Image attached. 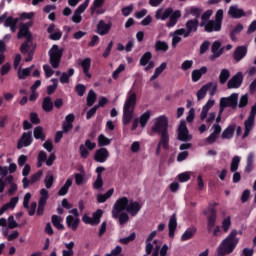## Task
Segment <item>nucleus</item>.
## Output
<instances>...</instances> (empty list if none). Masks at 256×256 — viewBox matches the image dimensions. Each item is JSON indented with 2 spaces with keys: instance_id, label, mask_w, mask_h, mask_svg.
Here are the masks:
<instances>
[{
  "instance_id": "52",
  "label": "nucleus",
  "mask_w": 256,
  "mask_h": 256,
  "mask_svg": "<svg viewBox=\"0 0 256 256\" xmlns=\"http://www.w3.org/2000/svg\"><path fill=\"white\" fill-rule=\"evenodd\" d=\"M43 177V170H39L38 172L32 174L30 176V183L33 185L34 183H37Z\"/></svg>"
},
{
  "instance_id": "48",
  "label": "nucleus",
  "mask_w": 256,
  "mask_h": 256,
  "mask_svg": "<svg viewBox=\"0 0 256 256\" xmlns=\"http://www.w3.org/2000/svg\"><path fill=\"white\" fill-rule=\"evenodd\" d=\"M46 189H51L53 187V183H55V176L53 174H47L44 179Z\"/></svg>"
},
{
  "instance_id": "57",
  "label": "nucleus",
  "mask_w": 256,
  "mask_h": 256,
  "mask_svg": "<svg viewBox=\"0 0 256 256\" xmlns=\"http://www.w3.org/2000/svg\"><path fill=\"white\" fill-rule=\"evenodd\" d=\"M247 105H249V96H247V94H245L240 97L238 107L240 109H243V107H247Z\"/></svg>"
},
{
  "instance_id": "31",
  "label": "nucleus",
  "mask_w": 256,
  "mask_h": 256,
  "mask_svg": "<svg viewBox=\"0 0 256 256\" xmlns=\"http://www.w3.org/2000/svg\"><path fill=\"white\" fill-rule=\"evenodd\" d=\"M213 87V83H207L206 85L202 86L198 91H197V99L198 101H201L202 99H205L207 96V91Z\"/></svg>"
},
{
  "instance_id": "44",
  "label": "nucleus",
  "mask_w": 256,
  "mask_h": 256,
  "mask_svg": "<svg viewBox=\"0 0 256 256\" xmlns=\"http://www.w3.org/2000/svg\"><path fill=\"white\" fill-rule=\"evenodd\" d=\"M149 119H151V112L146 111L145 113H143L140 116V120H139L140 126L145 127L147 125V123L149 122Z\"/></svg>"
},
{
  "instance_id": "50",
  "label": "nucleus",
  "mask_w": 256,
  "mask_h": 256,
  "mask_svg": "<svg viewBox=\"0 0 256 256\" xmlns=\"http://www.w3.org/2000/svg\"><path fill=\"white\" fill-rule=\"evenodd\" d=\"M137 237V234L135 232H132L128 237L120 238L119 243L122 245H128V243H131V241H135V238Z\"/></svg>"
},
{
  "instance_id": "47",
  "label": "nucleus",
  "mask_w": 256,
  "mask_h": 256,
  "mask_svg": "<svg viewBox=\"0 0 256 256\" xmlns=\"http://www.w3.org/2000/svg\"><path fill=\"white\" fill-rule=\"evenodd\" d=\"M113 219H119L120 225H125L129 221V214L122 211L118 213V217H113Z\"/></svg>"
},
{
  "instance_id": "37",
  "label": "nucleus",
  "mask_w": 256,
  "mask_h": 256,
  "mask_svg": "<svg viewBox=\"0 0 256 256\" xmlns=\"http://www.w3.org/2000/svg\"><path fill=\"white\" fill-rule=\"evenodd\" d=\"M52 225L58 229V231H63L65 229V226L61 224V217L58 215H52L51 218Z\"/></svg>"
},
{
  "instance_id": "34",
  "label": "nucleus",
  "mask_w": 256,
  "mask_h": 256,
  "mask_svg": "<svg viewBox=\"0 0 256 256\" xmlns=\"http://www.w3.org/2000/svg\"><path fill=\"white\" fill-rule=\"evenodd\" d=\"M151 59H153V54L151 52L144 53L139 61L141 67H147V64L151 62Z\"/></svg>"
},
{
  "instance_id": "5",
  "label": "nucleus",
  "mask_w": 256,
  "mask_h": 256,
  "mask_svg": "<svg viewBox=\"0 0 256 256\" xmlns=\"http://www.w3.org/2000/svg\"><path fill=\"white\" fill-rule=\"evenodd\" d=\"M65 49L59 48V45L54 44L48 52L49 62L53 69H59L61 65V59L63 58V53Z\"/></svg>"
},
{
  "instance_id": "3",
  "label": "nucleus",
  "mask_w": 256,
  "mask_h": 256,
  "mask_svg": "<svg viewBox=\"0 0 256 256\" xmlns=\"http://www.w3.org/2000/svg\"><path fill=\"white\" fill-rule=\"evenodd\" d=\"M135 105H137V93L130 90L128 92V97L124 103L123 108V125H129L133 121V113L135 112Z\"/></svg>"
},
{
  "instance_id": "16",
  "label": "nucleus",
  "mask_w": 256,
  "mask_h": 256,
  "mask_svg": "<svg viewBox=\"0 0 256 256\" xmlns=\"http://www.w3.org/2000/svg\"><path fill=\"white\" fill-rule=\"evenodd\" d=\"M109 159V150L107 148H99L94 154V161L96 163H105Z\"/></svg>"
},
{
  "instance_id": "15",
  "label": "nucleus",
  "mask_w": 256,
  "mask_h": 256,
  "mask_svg": "<svg viewBox=\"0 0 256 256\" xmlns=\"http://www.w3.org/2000/svg\"><path fill=\"white\" fill-rule=\"evenodd\" d=\"M31 23L22 24L19 32L17 34L18 39H28V41H33V35L31 34V31H29V26Z\"/></svg>"
},
{
  "instance_id": "60",
  "label": "nucleus",
  "mask_w": 256,
  "mask_h": 256,
  "mask_svg": "<svg viewBox=\"0 0 256 256\" xmlns=\"http://www.w3.org/2000/svg\"><path fill=\"white\" fill-rule=\"evenodd\" d=\"M17 227H19V224L15 221V217L10 215L8 217V229H17Z\"/></svg>"
},
{
  "instance_id": "26",
  "label": "nucleus",
  "mask_w": 256,
  "mask_h": 256,
  "mask_svg": "<svg viewBox=\"0 0 256 256\" xmlns=\"http://www.w3.org/2000/svg\"><path fill=\"white\" fill-rule=\"evenodd\" d=\"M247 55V47L246 46H238L233 54V58L235 61H241Z\"/></svg>"
},
{
  "instance_id": "46",
  "label": "nucleus",
  "mask_w": 256,
  "mask_h": 256,
  "mask_svg": "<svg viewBox=\"0 0 256 256\" xmlns=\"http://www.w3.org/2000/svg\"><path fill=\"white\" fill-rule=\"evenodd\" d=\"M51 81L53 85L47 87V95H53V93L57 91V87L59 85V80H57V78H53Z\"/></svg>"
},
{
  "instance_id": "9",
  "label": "nucleus",
  "mask_w": 256,
  "mask_h": 256,
  "mask_svg": "<svg viewBox=\"0 0 256 256\" xmlns=\"http://www.w3.org/2000/svg\"><path fill=\"white\" fill-rule=\"evenodd\" d=\"M97 147V143L91 142L89 139L85 141V145L81 144L79 146V151H80V157L82 159H87L89 157V151H93Z\"/></svg>"
},
{
  "instance_id": "19",
  "label": "nucleus",
  "mask_w": 256,
  "mask_h": 256,
  "mask_svg": "<svg viewBox=\"0 0 256 256\" xmlns=\"http://www.w3.org/2000/svg\"><path fill=\"white\" fill-rule=\"evenodd\" d=\"M199 20L197 18L190 19L185 23V28L188 34L191 35V33H197V30L199 29Z\"/></svg>"
},
{
  "instance_id": "49",
  "label": "nucleus",
  "mask_w": 256,
  "mask_h": 256,
  "mask_svg": "<svg viewBox=\"0 0 256 256\" xmlns=\"http://www.w3.org/2000/svg\"><path fill=\"white\" fill-rule=\"evenodd\" d=\"M32 41H29V39H26L20 46V52L22 53V55H27V53H29V50L31 49V45H29V43H31Z\"/></svg>"
},
{
  "instance_id": "43",
  "label": "nucleus",
  "mask_w": 256,
  "mask_h": 256,
  "mask_svg": "<svg viewBox=\"0 0 256 256\" xmlns=\"http://www.w3.org/2000/svg\"><path fill=\"white\" fill-rule=\"evenodd\" d=\"M103 217V210L98 209L92 214V221L94 225H99L101 223V218Z\"/></svg>"
},
{
  "instance_id": "38",
  "label": "nucleus",
  "mask_w": 256,
  "mask_h": 256,
  "mask_svg": "<svg viewBox=\"0 0 256 256\" xmlns=\"http://www.w3.org/2000/svg\"><path fill=\"white\" fill-rule=\"evenodd\" d=\"M86 101H87L88 107H93V105H95V102L97 101V94H95V91L90 90L88 92Z\"/></svg>"
},
{
  "instance_id": "2",
  "label": "nucleus",
  "mask_w": 256,
  "mask_h": 256,
  "mask_svg": "<svg viewBox=\"0 0 256 256\" xmlns=\"http://www.w3.org/2000/svg\"><path fill=\"white\" fill-rule=\"evenodd\" d=\"M239 232L237 230H232L230 234L221 242L218 247L219 256L231 255L235 251V247L239 244V239L237 238Z\"/></svg>"
},
{
  "instance_id": "58",
  "label": "nucleus",
  "mask_w": 256,
  "mask_h": 256,
  "mask_svg": "<svg viewBox=\"0 0 256 256\" xmlns=\"http://www.w3.org/2000/svg\"><path fill=\"white\" fill-rule=\"evenodd\" d=\"M123 71H125V66H124V64H120L118 66V68L113 72L112 79L117 81V79H119V74L123 73Z\"/></svg>"
},
{
  "instance_id": "55",
  "label": "nucleus",
  "mask_w": 256,
  "mask_h": 256,
  "mask_svg": "<svg viewBox=\"0 0 256 256\" xmlns=\"http://www.w3.org/2000/svg\"><path fill=\"white\" fill-rule=\"evenodd\" d=\"M31 75V67L25 68L22 71H18L19 79H27Z\"/></svg>"
},
{
  "instance_id": "10",
  "label": "nucleus",
  "mask_w": 256,
  "mask_h": 256,
  "mask_svg": "<svg viewBox=\"0 0 256 256\" xmlns=\"http://www.w3.org/2000/svg\"><path fill=\"white\" fill-rule=\"evenodd\" d=\"M33 143V132H23L21 138L17 142V149L29 147Z\"/></svg>"
},
{
  "instance_id": "11",
  "label": "nucleus",
  "mask_w": 256,
  "mask_h": 256,
  "mask_svg": "<svg viewBox=\"0 0 256 256\" xmlns=\"http://www.w3.org/2000/svg\"><path fill=\"white\" fill-rule=\"evenodd\" d=\"M161 147L164 151H169V133L160 134V139L156 148V155H161Z\"/></svg>"
},
{
  "instance_id": "12",
  "label": "nucleus",
  "mask_w": 256,
  "mask_h": 256,
  "mask_svg": "<svg viewBox=\"0 0 256 256\" xmlns=\"http://www.w3.org/2000/svg\"><path fill=\"white\" fill-rule=\"evenodd\" d=\"M111 27H113V23H106L105 20H99L98 24L96 25V33H98V35H101V37L109 35Z\"/></svg>"
},
{
  "instance_id": "59",
  "label": "nucleus",
  "mask_w": 256,
  "mask_h": 256,
  "mask_svg": "<svg viewBox=\"0 0 256 256\" xmlns=\"http://www.w3.org/2000/svg\"><path fill=\"white\" fill-rule=\"evenodd\" d=\"M90 0H85L82 4H80L75 10L77 13H85V10L89 7Z\"/></svg>"
},
{
  "instance_id": "22",
  "label": "nucleus",
  "mask_w": 256,
  "mask_h": 256,
  "mask_svg": "<svg viewBox=\"0 0 256 256\" xmlns=\"http://www.w3.org/2000/svg\"><path fill=\"white\" fill-rule=\"evenodd\" d=\"M173 14V8H166L163 12V9H158L155 13V18L160 19L161 21H165L166 19H169L171 15Z\"/></svg>"
},
{
  "instance_id": "33",
  "label": "nucleus",
  "mask_w": 256,
  "mask_h": 256,
  "mask_svg": "<svg viewBox=\"0 0 256 256\" xmlns=\"http://www.w3.org/2000/svg\"><path fill=\"white\" fill-rule=\"evenodd\" d=\"M33 136L37 140L40 139V141H45L46 136H45V133H43V127L41 126L35 127L33 131Z\"/></svg>"
},
{
  "instance_id": "8",
  "label": "nucleus",
  "mask_w": 256,
  "mask_h": 256,
  "mask_svg": "<svg viewBox=\"0 0 256 256\" xmlns=\"http://www.w3.org/2000/svg\"><path fill=\"white\" fill-rule=\"evenodd\" d=\"M193 137L189 135V129H187V123L185 121H181L178 128V140L179 141H191Z\"/></svg>"
},
{
  "instance_id": "27",
  "label": "nucleus",
  "mask_w": 256,
  "mask_h": 256,
  "mask_svg": "<svg viewBox=\"0 0 256 256\" xmlns=\"http://www.w3.org/2000/svg\"><path fill=\"white\" fill-rule=\"evenodd\" d=\"M236 127L237 126L235 124H230L226 129L223 130L221 139H233Z\"/></svg>"
},
{
  "instance_id": "30",
  "label": "nucleus",
  "mask_w": 256,
  "mask_h": 256,
  "mask_svg": "<svg viewBox=\"0 0 256 256\" xmlns=\"http://www.w3.org/2000/svg\"><path fill=\"white\" fill-rule=\"evenodd\" d=\"M53 101L51 100V97L46 96L43 98L42 101V109L45 113H51V111H53Z\"/></svg>"
},
{
  "instance_id": "42",
  "label": "nucleus",
  "mask_w": 256,
  "mask_h": 256,
  "mask_svg": "<svg viewBox=\"0 0 256 256\" xmlns=\"http://www.w3.org/2000/svg\"><path fill=\"white\" fill-rule=\"evenodd\" d=\"M107 145H111V139L107 138L103 134L98 136V147H107Z\"/></svg>"
},
{
  "instance_id": "1",
  "label": "nucleus",
  "mask_w": 256,
  "mask_h": 256,
  "mask_svg": "<svg viewBox=\"0 0 256 256\" xmlns=\"http://www.w3.org/2000/svg\"><path fill=\"white\" fill-rule=\"evenodd\" d=\"M141 205L138 201L130 199L123 196L119 198L112 209V217H118V213H122V211H126L131 215V217H135L139 211H141Z\"/></svg>"
},
{
  "instance_id": "41",
  "label": "nucleus",
  "mask_w": 256,
  "mask_h": 256,
  "mask_svg": "<svg viewBox=\"0 0 256 256\" xmlns=\"http://www.w3.org/2000/svg\"><path fill=\"white\" fill-rule=\"evenodd\" d=\"M253 153H250L247 157V162H246V167H245V172L246 173H251L253 171L254 166H253V159H254Z\"/></svg>"
},
{
  "instance_id": "39",
  "label": "nucleus",
  "mask_w": 256,
  "mask_h": 256,
  "mask_svg": "<svg viewBox=\"0 0 256 256\" xmlns=\"http://www.w3.org/2000/svg\"><path fill=\"white\" fill-rule=\"evenodd\" d=\"M155 50L156 51H163L164 53L169 51V44L165 41L158 40L155 43Z\"/></svg>"
},
{
  "instance_id": "40",
  "label": "nucleus",
  "mask_w": 256,
  "mask_h": 256,
  "mask_svg": "<svg viewBox=\"0 0 256 256\" xmlns=\"http://www.w3.org/2000/svg\"><path fill=\"white\" fill-rule=\"evenodd\" d=\"M213 15V10H207L201 15L200 27H203L206 23H209V19Z\"/></svg>"
},
{
  "instance_id": "53",
  "label": "nucleus",
  "mask_w": 256,
  "mask_h": 256,
  "mask_svg": "<svg viewBox=\"0 0 256 256\" xmlns=\"http://www.w3.org/2000/svg\"><path fill=\"white\" fill-rule=\"evenodd\" d=\"M19 23V18H13L12 16L6 18L4 22V27H12L13 25H17Z\"/></svg>"
},
{
  "instance_id": "20",
  "label": "nucleus",
  "mask_w": 256,
  "mask_h": 256,
  "mask_svg": "<svg viewBox=\"0 0 256 256\" xmlns=\"http://www.w3.org/2000/svg\"><path fill=\"white\" fill-rule=\"evenodd\" d=\"M169 237L173 239L175 237V231H177V214H172L168 222Z\"/></svg>"
},
{
  "instance_id": "62",
  "label": "nucleus",
  "mask_w": 256,
  "mask_h": 256,
  "mask_svg": "<svg viewBox=\"0 0 256 256\" xmlns=\"http://www.w3.org/2000/svg\"><path fill=\"white\" fill-rule=\"evenodd\" d=\"M43 70H44L46 79H49V77H53V74L55 73V71H53V70L51 69V66H49V65H47V64H45V65L43 66Z\"/></svg>"
},
{
  "instance_id": "14",
  "label": "nucleus",
  "mask_w": 256,
  "mask_h": 256,
  "mask_svg": "<svg viewBox=\"0 0 256 256\" xmlns=\"http://www.w3.org/2000/svg\"><path fill=\"white\" fill-rule=\"evenodd\" d=\"M103 5H105V0H94L90 7V15H103L105 13V9L101 8Z\"/></svg>"
},
{
  "instance_id": "54",
  "label": "nucleus",
  "mask_w": 256,
  "mask_h": 256,
  "mask_svg": "<svg viewBox=\"0 0 256 256\" xmlns=\"http://www.w3.org/2000/svg\"><path fill=\"white\" fill-rule=\"evenodd\" d=\"M191 179V174L189 172H183L178 175V181L180 183H187Z\"/></svg>"
},
{
  "instance_id": "4",
  "label": "nucleus",
  "mask_w": 256,
  "mask_h": 256,
  "mask_svg": "<svg viewBox=\"0 0 256 256\" xmlns=\"http://www.w3.org/2000/svg\"><path fill=\"white\" fill-rule=\"evenodd\" d=\"M217 202L209 204L207 210H204V215H207V231L208 233H212L213 229H215V225L217 223Z\"/></svg>"
},
{
  "instance_id": "17",
  "label": "nucleus",
  "mask_w": 256,
  "mask_h": 256,
  "mask_svg": "<svg viewBox=\"0 0 256 256\" xmlns=\"http://www.w3.org/2000/svg\"><path fill=\"white\" fill-rule=\"evenodd\" d=\"M211 51L213 55L210 56V61H215L218 57L223 55V48H221V42L215 41L212 43Z\"/></svg>"
},
{
  "instance_id": "7",
  "label": "nucleus",
  "mask_w": 256,
  "mask_h": 256,
  "mask_svg": "<svg viewBox=\"0 0 256 256\" xmlns=\"http://www.w3.org/2000/svg\"><path fill=\"white\" fill-rule=\"evenodd\" d=\"M239 101V94L232 93L229 97H223L220 99V114L227 109V107H231L232 109H237Z\"/></svg>"
},
{
  "instance_id": "32",
  "label": "nucleus",
  "mask_w": 256,
  "mask_h": 256,
  "mask_svg": "<svg viewBox=\"0 0 256 256\" xmlns=\"http://www.w3.org/2000/svg\"><path fill=\"white\" fill-rule=\"evenodd\" d=\"M71 185H73V179L68 178L65 184L58 191L59 197H65V195L69 193Z\"/></svg>"
},
{
  "instance_id": "61",
  "label": "nucleus",
  "mask_w": 256,
  "mask_h": 256,
  "mask_svg": "<svg viewBox=\"0 0 256 256\" xmlns=\"http://www.w3.org/2000/svg\"><path fill=\"white\" fill-rule=\"evenodd\" d=\"M214 21L220 24L221 26L223 25V9L217 10Z\"/></svg>"
},
{
  "instance_id": "23",
  "label": "nucleus",
  "mask_w": 256,
  "mask_h": 256,
  "mask_svg": "<svg viewBox=\"0 0 256 256\" xmlns=\"http://www.w3.org/2000/svg\"><path fill=\"white\" fill-rule=\"evenodd\" d=\"M228 15H230L232 19H241V17H245L247 14L243 9H240L237 6H231L228 10Z\"/></svg>"
},
{
  "instance_id": "25",
  "label": "nucleus",
  "mask_w": 256,
  "mask_h": 256,
  "mask_svg": "<svg viewBox=\"0 0 256 256\" xmlns=\"http://www.w3.org/2000/svg\"><path fill=\"white\" fill-rule=\"evenodd\" d=\"M197 233V227L191 226L185 230V232L182 234L180 241H189L190 239H193L195 237V234Z\"/></svg>"
},
{
  "instance_id": "63",
  "label": "nucleus",
  "mask_w": 256,
  "mask_h": 256,
  "mask_svg": "<svg viewBox=\"0 0 256 256\" xmlns=\"http://www.w3.org/2000/svg\"><path fill=\"white\" fill-rule=\"evenodd\" d=\"M191 67H193V60H185L181 65L182 71H189Z\"/></svg>"
},
{
  "instance_id": "13",
  "label": "nucleus",
  "mask_w": 256,
  "mask_h": 256,
  "mask_svg": "<svg viewBox=\"0 0 256 256\" xmlns=\"http://www.w3.org/2000/svg\"><path fill=\"white\" fill-rule=\"evenodd\" d=\"M243 85V73H236L227 83V89H239Z\"/></svg>"
},
{
  "instance_id": "21",
  "label": "nucleus",
  "mask_w": 256,
  "mask_h": 256,
  "mask_svg": "<svg viewBox=\"0 0 256 256\" xmlns=\"http://www.w3.org/2000/svg\"><path fill=\"white\" fill-rule=\"evenodd\" d=\"M204 31L206 33H213L221 31V25L217 23L215 20H209L205 25H203Z\"/></svg>"
},
{
  "instance_id": "6",
  "label": "nucleus",
  "mask_w": 256,
  "mask_h": 256,
  "mask_svg": "<svg viewBox=\"0 0 256 256\" xmlns=\"http://www.w3.org/2000/svg\"><path fill=\"white\" fill-rule=\"evenodd\" d=\"M152 132L158 133V135L169 133V119L167 116L162 115L156 119V122L152 127Z\"/></svg>"
},
{
  "instance_id": "28",
  "label": "nucleus",
  "mask_w": 256,
  "mask_h": 256,
  "mask_svg": "<svg viewBox=\"0 0 256 256\" xmlns=\"http://www.w3.org/2000/svg\"><path fill=\"white\" fill-rule=\"evenodd\" d=\"M179 19H181V11L176 10V11L172 12V14L169 17V21L166 24L167 27H169V28L175 27L177 25V21H179Z\"/></svg>"
},
{
  "instance_id": "56",
  "label": "nucleus",
  "mask_w": 256,
  "mask_h": 256,
  "mask_svg": "<svg viewBox=\"0 0 256 256\" xmlns=\"http://www.w3.org/2000/svg\"><path fill=\"white\" fill-rule=\"evenodd\" d=\"M75 91L79 97H83V95H85V91H87V87L83 84H77L75 86Z\"/></svg>"
},
{
  "instance_id": "18",
  "label": "nucleus",
  "mask_w": 256,
  "mask_h": 256,
  "mask_svg": "<svg viewBox=\"0 0 256 256\" xmlns=\"http://www.w3.org/2000/svg\"><path fill=\"white\" fill-rule=\"evenodd\" d=\"M255 126V118H251L248 116V118L244 121V134L242 136V139H247L249 137V133L253 131V127Z\"/></svg>"
},
{
  "instance_id": "29",
  "label": "nucleus",
  "mask_w": 256,
  "mask_h": 256,
  "mask_svg": "<svg viewBox=\"0 0 256 256\" xmlns=\"http://www.w3.org/2000/svg\"><path fill=\"white\" fill-rule=\"evenodd\" d=\"M80 66L83 69L84 75L88 77V79H91V73L89 71L91 70V58H85L80 62Z\"/></svg>"
},
{
  "instance_id": "36",
  "label": "nucleus",
  "mask_w": 256,
  "mask_h": 256,
  "mask_svg": "<svg viewBox=\"0 0 256 256\" xmlns=\"http://www.w3.org/2000/svg\"><path fill=\"white\" fill-rule=\"evenodd\" d=\"M231 77V72L228 69H222L219 75V82L221 85H225L229 78Z\"/></svg>"
},
{
  "instance_id": "64",
  "label": "nucleus",
  "mask_w": 256,
  "mask_h": 256,
  "mask_svg": "<svg viewBox=\"0 0 256 256\" xmlns=\"http://www.w3.org/2000/svg\"><path fill=\"white\" fill-rule=\"evenodd\" d=\"M201 77H203V76L201 75V71H199V69H196L192 72L193 83H197V81H199L201 79Z\"/></svg>"
},
{
  "instance_id": "24",
  "label": "nucleus",
  "mask_w": 256,
  "mask_h": 256,
  "mask_svg": "<svg viewBox=\"0 0 256 256\" xmlns=\"http://www.w3.org/2000/svg\"><path fill=\"white\" fill-rule=\"evenodd\" d=\"M79 223H81V219L74 218L73 215H68L66 217L67 227L72 229V231H77V229H79Z\"/></svg>"
},
{
  "instance_id": "35",
  "label": "nucleus",
  "mask_w": 256,
  "mask_h": 256,
  "mask_svg": "<svg viewBox=\"0 0 256 256\" xmlns=\"http://www.w3.org/2000/svg\"><path fill=\"white\" fill-rule=\"evenodd\" d=\"M243 31V24L238 23L234 29L230 32L231 41H237V35Z\"/></svg>"
},
{
  "instance_id": "51",
  "label": "nucleus",
  "mask_w": 256,
  "mask_h": 256,
  "mask_svg": "<svg viewBox=\"0 0 256 256\" xmlns=\"http://www.w3.org/2000/svg\"><path fill=\"white\" fill-rule=\"evenodd\" d=\"M189 13L192 17H195L194 19L199 20V18L201 17L202 10L198 7L192 6L190 7Z\"/></svg>"
},
{
  "instance_id": "45",
  "label": "nucleus",
  "mask_w": 256,
  "mask_h": 256,
  "mask_svg": "<svg viewBox=\"0 0 256 256\" xmlns=\"http://www.w3.org/2000/svg\"><path fill=\"white\" fill-rule=\"evenodd\" d=\"M239 163H241V157L239 156H234L230 165V171L232 173H235L237 169H239Z\"/></svg>"
}]
</instances>
